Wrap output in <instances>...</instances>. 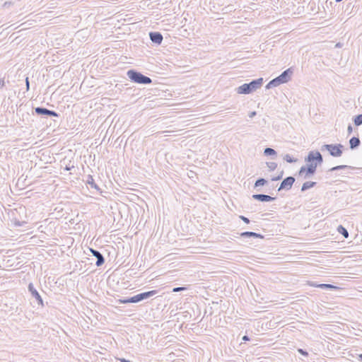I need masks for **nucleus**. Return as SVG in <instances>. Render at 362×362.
<instances>
[{
	"label": "nucleus",
	"instance_id": "423d86ee",
	"mask_svg": "<svg viewBox=\"0 0 362 362\" xmlns=\"http://www.w3.org/2000/svg\"><path fill=\"white\" fill-rule=\"evenodd\" d=\"M158 291L156 290H152L146 292H143L132 296L133 303H136L144 300L148 299L155 296Z\"/></svg>",
	"mask_w": 362,
	"mask_h": 362
},
{
	"label": "nucleus",
	"instance_id": "473e14b6",
	"mask_svg": "<svg viewBox=\"0 0 362 362\" xmlns=\"http://www.w3.org/2000/svg\"><path fill=\"white\" fill-rule=\"evenodd\" d=\"M25 86H26V90L28 91L30 89V82H29L28 77H26V78H25Z\"/></svg>",
	"mask_w": 362,
	"mask_h": 362
},
{
	"label": "nucleus",
	"instance_id": "f704fd0d",
	"mask_svg": "<svg viewBox=\"0 0 362 362\" xmlns=\"http://www.w3.org/2000/svg\"><path fill=\"white\" fill-rule=\"evenodd\" d=\"M347 132H348V134H351L353 132V127L351 126V124H349L348 125V127H347Z\"/></svg>",
	"mask_w": 362,
	"mask_h": 362
},
{
	"label": "nucleus",
	"instance_id": "7c9ffc66",
	"mask_svg": "<svg viewBox=\"0 0 362 362\" xmlns=\"http://www.w3.org/2000/svg\"><path fill=\"white\" fill-rule=\"evenodd\" d=\"M298 352L300 353L301 355H303L304 356L307 357L308 356V353L305 350H304L303 349H298Z\"/></svg>",
	"mask_w": 362,
	"mask_h": 362
},
{
	"label": "nucleus",
	"instance_id": "39448f33",
	"mask_svg": "<svg viewBox=\"0 0 362 362\" xmlns=\"http://www.w3.org/2000/svg\"><path fill=\"white\" fill-rule=\"evenodd\" d=\"M316 170L315 166L308 164L300 167L298 171V175L303 177L304 179H308L315 173Z\"/></svg>",
	"mask_w": 362,
	"mask_h": 362
},
{
	"label": "nucleus",
	"instance_id": "f257e3e1",
	"mask_svg": "<svg viewBox=\"0 0 362 362\" xmlns=\"http://www.w3.org/2000/svg\"><path fill=\"white\" fill-rule=\"evenodd\" d=\"M263 84V78H259L252 80L250 83H244L236 88V92L238 94H250L258 88H261Z\"/></svg>",
	"mask_w": 362,
	"mask_h": 362
},
{
	"label": "nucleus",
	"instance_id": "f03ea898",
	"mask_svg": "<svg viewBox=\"0 0 362 362\" xmlns=\"http://www.w3.org/2000/svg\"><path fill=\"white\" fill-rule=\"evenodd\" d=\"M128 78L131 81L139 84H150L152 80L150 77L142 74L141 72L135 69H129L127 72Z\"/></svg>",
	"mask_w": 362,
	"mask_h": 362
},
{
	"label": "nucleus",
	"instance_id": "5701e85b",
	"mask_svg": "<svg viewBox=\"0 0 362 362\" xmlns=\"http://www.w3.org/2000/svg\"><path fill=\"white\" fill-rule=\"evenodd\" d=\"M348 168H352V167L349 166V165H337L335 167L330 168L329 171L333 172V171H336V170H339L348 169Z\"/></svg>",
	"mask_w": 362,
	"mask_h": 362
},
{
	"label": "nucleus",
	"instance_id": "2eb2a0df",
	"mask_svg": "<svg viewBox=\"0 0 362 362\" xmlns=\"http://www.w3.org/2000/svg\"><path fill=\"white\" fill-rule=\"evenodd\" d=\"M242 238H264V235L255 232L245 231L240 233Z\"/></svg>",
	"mask_w": 362,
	"mask_h": 362
},
{
	"label": "nucleus",
	"instance_id": "1a4fd4ad",
	"mask_svg": "<svg viewBox=\"0 0 362 362\" xmlns=\"http://www.w3.org/2000/svg\"><path fill=\"white\" fill-rule=\"evenodd\" d=\"M28 291L30 293L31 296L35 298L37 303L38 305L43 306V300L40 295L39 292L37 291V289L34 287V285L33 283H30L28 286Z\"/></svg>",
	"mask_w": 362,
	"mask_h": 362
},
{
	"label": "nucleus",
	"instance_id": "b1692460",
	"mask_svg": "<svg viewBox=\"0 0 362 362\" xmlns=\"http://www.w3.org/2000/svg\"><path fill=\"white\" fill-rule=\"evenodd\" d=\"M354 124L356 126H360L362 124V114L355 116L353 119Z\"/></svg>",
	"mask_w": 362,
	"mask_h": 362
},
{
	"label": "nucleus",
	"instance_id": "c9c22d12",
	"mask_svg": "<svg viewBox=\"0 0 362 362\" xmlns=\"http://www.w3.org/2000/svg\"><path fill=\"white\" fill-rule=\"evenodd\" d=\"M117 360H119L120 362H130V361L124 358H117Z\"/></svg>",
	"mask_w": 362,
	"mask_h": 362
},
{
	"label": "nucleus",
	"instance_id": "bb28decb",
	"mask_svg": "<svg viewBox=\"0 0 362 362\" xmlns=\"http://www.w3.org/2000/svg\"><path fill=\"white\" fill-rule=\"evenodd\" d=\"M267 165L270 171H274L277 168V163L275 162H267Z\"/></svg>",
	"mask_w": 362,
	"mask_h": 362
},
{
	"label": "nucleus",
	"instance_id": "9d476101",
	"mask_svg": "<svg viewBox=\"0 0 362 362\" xmlns=\"http://www.w3.org/2000/svg\"><path fill=\"white\" fill-rule=\"evenodd\" d=\"M293 74V70L291 68H288L286 70L284 71L279 76L276 78L279 81V82L283 84L289 81L291 78V76Z\"/></svg>",
	"mask_w": 362,
	"mask_h": 362
},
{
	"label": "nucleus",
	"instance_id": "6e6552de",
	"mask_svg": "<svg viewBox=\"0 0 362 362\" xmlns=\"http://www.w3.org/2000/svg\"><path fill=\"white\" fill-rule=\"evenodd\" d=\"M295 178L293 176H288L283 180L281 182L280 186L278 189V191H281L283 189L289 190L291 189L294 182Z\"/></svg>",
	"mask_w": 362,
	"mask_h": 362
},
{
	"label": "nucleus",
	"instance_id": "0eeeda50",
	"mask_svg": "<svg viewBox=\"0 0 362 362\" xmlns=\"http://www.w3.org/2000/svg\"><path fill=\"white\" fill-rule=\"evenodd\" d=\"M35 112L37 115L46 116V117H59V114L54 111L48 110L43 107H37L34 109Z\"/></svg>",
	"mask_w": 362,
	"mask_h": 362
},
{
	"label": "nucleus",
	"instance_id": "c85d7f7f",
	"mask_svg": "<svg viewBox=\"0 0 362 362\" xmlns=\"http://www.w3.org/2000/svg\"><path fill=\"white\" fill-rule=\"evenodd\" d=\"M185 290H187L186 287H175L173 288V292L177 293V292H180L182 291H185Z\"/></svg>",
	"mask_w": 362,
	"mask_h": 362
},
{
	"label": "nucleus",
	"instance_id": "cd10ccee",
	"mask_svg": "<svg viewBox=\"0 0 362 362\" xmlns=\"http://www.w3.org/2000/svg\"><path fill=\"white\" fill-rule=\"evenodd\" d=\"M119 301L120 303H122V304L133 303L132 297L119 299Z\"/></svg>",
	"mask_w": 362,
	"mask_h": 362
},
{
	"label": "nucleus",
	"instance_id": "a19ab883",
	"mask_svg": "<svg viewBox=\"0 0 362 362\" xmlns=\"http://www.w3.org/2000/svg\"><path fill=\"white\" fill-rule=\"evenodd\" d=\"M65 170H71V168H70V167L66 166V167L65 168Z\"/></svg>",
	"mask_w": 362,
	"mask_h": 362
},
{
	"label": "nucleus",
	"instance_id": "f3484780",
	"mask_svg": "<svg viewBox=\"0 0 362 362\" xmlns=\"http://www.w3.org/2000/svg\"><path fill=\"white\" fill-rule=\"evenodd\" d=\"M86 183H87V185H90V187L91 188H94L97 191H100V187L95 182V180H94L93 176H91L90 175L87 176Z\"/></svg>",
	"mask_w": 362,
	"mask_h": 362
},
{
	"label": "nucleus",
	"instance_id": "2f4dec72",
	"mask_svg": "<svg viewBox=\"0 0 362 362\" xmlns=\"http://www.w3.org/2000/svg\"><path fill=\"white\" fill-rule=\"evenodd\" d=\"M239 218L247 224L250 223V219L244 216H240Z\"/></svg>",
	"mask_w": 362,
	"mask_h": 362
},
{
	"label": "nucleus",
	"instance_id": "7ed1b4c3",
	"mask_svg": "<svg viewBox=\"0 0 362 362\" xmlns=\"http://www.w3.org/2000/svg\"><path fill=\"white\" fill-rule=\"evenodd\" d=\"M305 161L308 163L309 165L317 167L323 163V158L322 154L317 151H311L308 153L305 158Z\"/></svg>",
	"mask_w": 362,
	"mask_h": 362
},
{
	"label": "nucleus",
	"instance_id": "4be33fe9",
	"mask_svg": "<svg viewBox=\"0 0 362 362\" xmlns=\"http://www.w3.org/2000/svg\"><path fill=\"white\" fill-rule=\"evenodd\" d=\"M264 154L267 156H276V151L274 149L268 147L264 149Z\"/></svg>",
	"mask_w": 362,
	"mask_h": 362
},
{
	"label": "nucleus",
	"instance_id": "393cba45",
	"mask_svg": "<svg viewBox=\"0 0 362 362\" xmlns=\"http://www.w3.org/2000/svg\"><path fill=\"white\" fill-rule=\"evenodd\" d=\"M267 183V180H265L264 178H259L255 181L254 187H257L259 186H263Z\"/></svg>",
	"mask_w": 362,
	"mask_h": 362
},
{
	"label": "nucleus",
	"instance_id": "6ab92c4d",
	"mask_svg": "<svg viewBox=\"0 0 362 362\" xmlns=\"http://www.w3.org/2000/svg\"><path fill=\"white\" fill-rule=\"evenodd\" d=\"M316 184L317 183L315 182H313V181H308V182H304L301 187V192H305V191L315 187L316 185Z\"/></svg>",
	"mask_w": 362,
	"mask_h": 362
},
{
	"label": "nucleus",
	"instance_id": "a211bd4d",
	"mask_svg": "<svg viewBox=\"0 0 362 362\" xmlns=\"http://www.w3.org/2000/svg\"><path fill=\"white\" fill-rule=\"evenodd\" d=\"M281 83L279 82V81L278 80V78L276 77L275 78L271 80L265 86L266 89H270V88H272L274 87H276L279 85H281Z\"/></svg>",
	"mask_w": 362,
	"mask_h": 362
},
{
	"label": "nucleus",
	"instance_id": "9b49d317",
	"mask_svg": "<svg viewBox=\"0 0 362 362\" xmlns=\"http://www.w3.org/2000/svg\"><path fill=\"white\" fill-rule=\"evenodd\" d=\"M18 214L17 209L12 210L11 212V221L13 225L16 227H22L27 224V221H21L16 217V214Z\"/></svg>",
	"mask_w": 362,
	"mask_h": 362
},
{
	"label": "nucleus",
	"instance_id": "58836bf2",
	"mask_svg": "<svg viewBox=\"0 0 362 362\" xmlns=\"http://www.w3.org/2000/svg\"><path fill=\"white\" fill-rule=\"evenodd\" d=\"M358 359L362 362V354L358 355Z\"/></svg>",
	"mask_w": 362,
	"mask_h": 362
},
{
	"label": "nucleus",
	"instance_id": "aec40b11",
	"mask_svg": "<svg viewBox=\"0 0 362 362\" xmlns=\"http://www.w3.org/2000/svg\"><path fill=\"white\" fill-rule=\"evenodd\" d=\"M337 231L341 234L344 238H347L349 237L348 230L341 225L339 226L337 228Z\"/></svg>",
	"mask_w": 362,
	"mask_h": 362
},
{
	"label": "nucleus",
	"instance_id": "a878e982",
	"mask_svg": "<svg viewBox=\"0 0 362 362\" xmlns=\"http://www.w3.org/2000/svg\"><path fill=\"white\" fill-rule=\"evenodd\" d=\"M284 159L287 162V163H295L296 162L297 159L291 157L289 154H286L285 155V156L284 157Z\"/></svg>",
	"mask_w": 362,
	"mask_h": 362
},
{
	"label": "nucleus",
	"instance_id": "72a5a7b5",
	"mask_svg": "<svg viewBox=\"0 0 362 362\" xmlns=\"http://www.w3.org/2000/svg\"><path fill=\"white\" fill-rule=\"evenodd\" d=\"M308 284L310 286L315 287V288H319V286H320V284H317L315 282H309Z\"/></svg>",
	"mask_w": 362,
	"mask_h": 362
},
{
	"label": "nucleus",
	"instance_id": "412c9836",
	"mask_svg": "<svg viewBox=\"0 0 362 362\" xmlns=\"http://www.w3.org/2000/svg\"><path fill=\"white\" fill-rule=\"evenodd\" d=\"M319 288H322V289H337V288H338L337 286L332 285V284H320Z\"/></svg>",
	"mask_w": 362,
	"mask_h": 362
},
{
	"label": "nucleus",
	"instance_id": "e433bc0d",
	"mask_svg": "<svg viewBox=\"0 0 362 362\" xmlns=\"http://www.w3.org/2000/svg\"><path fill=\"white\" fill-rule=\"evenodd\" d=\"M256 114H257V113H256V112H255V111L251 112L249 114V117H250V118H252L254 116H255V115H256Z\"/></svg>",
	"mask_w": 362,
	"mask_h": 362
},
{
	"label": "nucleus",
	"instance_id": "4468645a",
	"mask_svg": "<svg viewBox=\"0 0 362 362\" xmlns=\"http://www.w3.org/2000/svg\"><path fill=\"white\" fill-rule=\"evenodd\" d=\"M149 37L151 42L156 45H160L163 39L162 34L159 32L149 33Z\"/></svg>",
	"mask_w": 362,
	"mask_h": 362
},
{
	"label": "nucleus",
	"instance_id": "dca6fc26",
	"mask_svg": "<svg viewBox=\"0 0 362 362\" xmlns=\"http://www.w3.org/2000/svg\"><path fill=\"white\" fill-rule=\"evenodd\" d=\"M361 144V141L358 137L353 136L349 140V145L351 149H355L358 148Z\"/></svg>",
	"mask_w": 362,
	"mask_h": 362
},
{
	"label": "nucleus",
	"instance_id": "20e7f679",
	"mask_svg": "<svg viewBox=\"0 0 362 362\" xmlns=\"http://www.w3.org/2000/svg\"><path fill=\"white\" fill-rule=\"evenodd\" d=\"M344 146L341 144H324L321 147V151H327L333 157H340L342 155Z\"/></svg>",
	"mask_w": 362,
	"mask_h": 362
},
{
	"label": "nucleus",
	"instance_id": "ddd939ff",
	"mask_svg": "<svg viewBox=\"0 0 362 362\" xmlns=\"http://www.w3.org/2000/svg\"><path fill=\"white\" fill-rule=\"evenodd\" d=\"M252 199L262 202H272L276 199V197H271L264 194H255L252 196Z\"/></svg>",
	"mask_w": 362,
	"mask_h": 362
},
{
	"label": "nucleus",
	"instance_id": "f8f14e48",
	"mask_svg": "<svg viewBox=\"0 0 362 362\" xmlns=\"http://www.w3.org/2000/svg\"><path fill=\"white\" fill-rule=\"evenodd\" d=\"M89 250H90V252H91V254L93 255V256H94L97 259L95 265L97 267L102 266L105 263V258H104L103 255H102V253L100 251L93 249V248H89Z\"/></svg>",
	"mask_w": 362,
	"mask_h": 362
},
{
	"label": "nucleus",
	"instance_id": "4c0bfd02",
	"mask_svg": "<svg viewBox=\"0 0 362 362\" xmlns=\"http://www.w3.org/2000/svg\"><path fill=\"white\" fill-rule=\"evenodd\" d=\"M242 339L245 341H249L250 340V337L247 335H245L243 337Z\"/></svg>",
	"mask_w": 362,
	"mask_h": 362
},
{
	"label": "nucleus",
	"instance_id": "ea45409f",
	"mask_svg": "<svg viewBox=\"0 0 362 362\" xmlns=\"http://www.w3.org/2000/svg\"><path fill=\"white\" fill-rule=\"evenodd\" d=\"M4 86V81H2L1 78H0V86Z\"/></svg>",
	"mask_w": 362,
	"mask_h": 362
},
{
	"label": "nucleus",
	"instance_id": "c756f323",
	"mask_svg": "<svg viewBox=\"0 0 362 362\" xmlns=\"http://www.w3.org/2000/svg\"><path fill=\"white\" fill-rule=\"evenodd\" d=\"M283 175H284V171L282 170V171L280 173V174H279V175H278V176H276V177H273L272 178V181H277V180H280L282 178Z\"/></svg>",
	"mask_w": 362,
	"mask_h": 362
}]
</instances>
